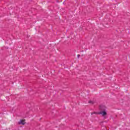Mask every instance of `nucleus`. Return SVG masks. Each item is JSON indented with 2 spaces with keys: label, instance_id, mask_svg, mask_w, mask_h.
Masks as SVG:
<instances>
[{
  "label": "nucleus",
  "instance_id": "nucleus-3",
  "mask_svg": "<svg viewBox=\"0 0 130 130\" xmlns=\"http://www.w3.org/2000/svg\"><path fill=\"white\" fill-rule=\"evenodd\" d=\"M77 57L79 58V57H80V55H78Z\"/></svg>",
  "mask_w": 130,
  "mask_h": 130
},
{
  "label": "nucleus",
  "instance_id": "nucleus-1",
  "mask_svg": "<svg viewBox=\"0 0 130 130\" xmlns=\"http://www.w3.org/2000/svg\"><path fill=\"white\" fill-rule=\"evenodd\" d=\"M100 114H101L103 116H105L107 114V112L106 110L102 111L100 112Z\"/></svg>",
  "mask_w": 130,
  "mask_h": 130
},
{
  "label": "nucleus",
  "instance_id": "nucleus-2",
  "mask_svg": "<svg viewBox=\"0 0 130 130\" xmlns=\"http://www.w3.org/2000/svg\"><path fill=\"white\" fill-rule=\"evenodd\" d=\"M26 123V122L25 121V120H20L19 121V124H25Z\"/></svg>",
  "mask_w": 130,
  "mask_h": 130
}]
</instances>
